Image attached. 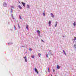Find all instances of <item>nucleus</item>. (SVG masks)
Here are the masks:
<instances>
[{"label": "nucleus", "mask_w": 76, "mask_h": 76, "mask_svg": "<svg viewBox=\"0 0 76 76\" xmlns=\"http://www.w3.org/2000/svg\"><path fill=\"white\" fill-rule=\"evenodd\" d=\"M34 70L36 72H37V73H38V71L37 70V69L36 68H34Z\"/></svg>", "instance_id": "nucleus-1"}, {"label": "nucleus", "mask_w": 76, "mask_h": 76, "mask_svg": "<svg viewBox=\"0 0 76 76\" xmlns=\"http://www.w3.org/2000/svg\"><path fill=\"white\" fill-rule=\"evenodd\" d=\"M3 6L4 7H6V6H7V4H6V3H4Z\"/></svg>", "instance_id": "nucleus-2"}, {"label": "nucleus", "mask_w": 76, "mask_h": 76, "mask_svg": "<svg viewBox=\"0 0 76 76\" xmlns=\"http://www.w3.org/2000/svg\"><path fill=\"white\" fill-rule=\"evenodd\" d=\"M18 7L20 9H22V7H21V6H20V5H19Z\"/></svg>", "instance_id": "nucleus-3"}, {"label": "nucleus", "mask_w": 76, "mask_h": 76, "mask_svg": "<svg viewBox=\"0 0 76 76\" xmlns=\"http://www.w3.org/2000/svg\"><path fill=\"white\" fill-rule=\"evenodd\" d=\"M21 3L23 4V5L24 6V7H25V3H24L23 2H22Z\"/></svg>", "instance_id": "nucleus-4"}, {"label": "nucleus", "mask_w": 76, "mask_h": 76, "mask_svg": "<svg viewBox=\"0 0 76 76\" xmlns=\"http://www.w3.org/2000/svg\"><path fill=\"white\" fill-rule=\"evenodd\" d=\"M51 24V21H49V26H50V25Z\"/></svg>", "instance_id": "nucleus-5"}, {"label": "nucleus", "mask_w": 76, "mask_h": 76, "mask_svg": "<svg viewBox=\"0 0 76 76\" xmlns=\"http://www.w3.org/2000/svg\"><path fill=\"white\" fill-rule=\"evenodd\" d=\"M57 68L58 69H60V67L58 66V65H57Z\"/></svg>", "instance_id": "nucleus-6"}, {"label": "nucleus", "mask_w": 76, "mask_h": 76, "mask_svg": "<svg viewBox=\"0 0 76 76\" xmlns=\"http://www.w3.org/2000/svg\"><path fill=\"white\" fill-rule=\"evenodd\" d=\"M37 33L39 34H40V33H41V32H40V31H39V30H38L37 31Z\"/></svg>", "instance_id": "nucleus-7"}, {"label": "nucleus", "mask_w": 76, "mask_h": 76, "mask_svg": "<svg viewBox=\"0 0 76 76\" xmlns=\"http://www.w3.org/2000/svg\"><path fill=\"white\" fill-rule=\"evenodd\" d=\"M26 28L27 30H28V25L27 24L26 25Z\"/></svg>", "instance_id": "nucleus-8"}, {"label": "nucleus", "mask_w": 76, "mask_h": 76, "mask_svg": "<svg viewBox=\"0 0 76 76\" xmlns=\"http://www.w3.org/2000/svg\"><path fill=\"white\" fill-rule=\"evenodd\" d=\"M51 16L52 17V18L54 17V15H53V14L52 13H51Z\"/></svg>", "instance_id": "nucleus-9"}, {"label": "nucleus", "mask_w": 76, "mask_h": 76, "mask_svg": "<svg viewBox=\"0 0 76 76\" xmlns=\"http://www.w3.org/2000/svg\"><path fill=\"white\" fill-rule=\"evenodd\" d=\"M73 25L74 26H76V23H75V22H74V23H73Z\"/></svg>", "instance_id": "nucleus-10"}, {"label": "nucleus", "mask_w": 76, "mask_h": 76, "mask_svg": "<svg viewBox=\"0 0 76 76\" xmlns=\"http://www.w3.org/2000/svg\"><path fill=\"white\" fill-rule=\"evenodd\" d=\"M63 52H64V54L66 55V52L64 51V50H63Z\"/></svg>", "instance_id": "nucleus-11"}, {"label": "nucleus", "mask_w": 76, "mask_h": 76, "mask_svg": "<svg viewBox=\"0 0 76 76\" xmlns=\"http://www.w3.org/2000/svg\"><path fill=\"white\" fill-rule=\"evenodd\" d=\"M57 22H56V24L55 26L56 27L57 26Z\"/></svg>", "instance_id": "nucleus-12"}, {"label": "nucleus", "mask_w": 76, "mask_h": 76, "mask_svg": "<svg viewBox=\"0 0 76 76\" xmlns=\"http://www.w3.org/2000/svg\"><path fill=\"white\" fill-rule=\"evenodd\" d=\"M38 55L39 56V57H41V54L38 53Z\"/></svg>", "instance_id": "nucleus-13"}, {"label": "nucleus", "mask_w": 76, "mask_h": 76, "mask_svg": "<svg viewBox=\"0 0 76 76\" xmlns=\"http://www.w3.org/2000/svg\"><path fill=\"white\" fill-rule=\"evenodd\" d=\"M27 8H28V9H29V6L28 5H27Z\"/></svg>", "instance_id": "nucleus-14"}, {"label": "nucleus", "mask_w": 76, "mask_h": 76, "mask_svg": "<svg viewBox=\"0 0 76 76\" xmlns=\"http://www.w3.org/2000/svg\"><path fill=\"white\" fill-rule=\"evenodd\" d=\"M25 62H27V58L25 59Z\"/></svg>", "instance_id": "nucleus-15"}, {"label": "nucleus", "mask_w": 76, "mask_h": 76, "mask_svg": "<svg viewBox=\"0 0 76 76\" xmlns=\"http://www.w3.org/2000/svg\"><path fill=\"white\" fill-rule=\"evenodd\" d=\"M48 72H50V69L49 68H48Z\"/></svg>", "instance_id": "nucleus-16"}, {"label": "nucleus", "mask_w": 76, "mask_h": 76, "mask_svg": "<svg viewBox=\"0 0 76 76\" xmlns=\"http://www.w3.org/2000/svg\"><path fill=\"white\" fill-rule=\"evenodd\" d=\"M74 41H75V40H76V37H74Z\"/></svg>", "instance_id": "nucleus-17"}, {"label": "nucleus", "mask_w": 76, "mask_h": 76, "mask_svg": "<svg viewBox=\"0 0 76 76\" xmlns=\"http://www.w3.org/2000/svg\"><path fill=\"white\" fill-rule=\"evenodd\" d=\"M74 47H75V48H76V44H75L74 45Z\"/></svg>", "instance_id": "nucleus-18"}, {"label": "nucleus", "mask_w": 76, "mask_h": 76, "mask_svg": "<svg viewBox=\"0 0 76 76\" xmlns=\"http://www.w3.org/2000/svg\"><path fill=\"white\" fill-rule=\"evenodd\" d=\"M29 50H30V51H32V49H31V48H29Z\"/></svg>", "instance_id": "nucleus-19"}, {"label": "nucleus", "mask_w": 76, "mask_h": 76, "mask_svg": "<svg viewBox=\"0 0 76 76\" xmlns=\"http://www.w3.org/2000/svg\"><path fill=\"white\" fill-rule=\"evenodd\" d=\"M31 57L32 58H34V56H32Z\"/></svg>", "instance_id": "nucleus-20"}, {"label": "nucleus", "mask_w": 76, "mask_h": 76, "mask_svg": "<svg viewBox=\"0 0 76 76\" xmlns=\"http://www.w3.org/2000/svg\"><path fill=\"white\" fill-rule=\"evenodd\" d=\"M23 58H25V59H26V57L25 56V57H24Z\"/></svg>", "instance_id": "nucleus-21"}, {"label": "nucleus", "mask_w": 76, "mask_h": 76, "mask_svg": "<svg viewBox=\"0 0 76 76\" xmlns=\"http://www.w3.org/2000/svg\"><path fill=\"white\" fill-rule=\"evenodd\" d=\"M43 15H44V16H45V13H43Z\"/></svg>", "instance_id": "nucleus-22"}, {"label": "nucleus", "mask_w": 76, "mask_h": 76, "mask_svg": "<svg viewBox=\"0 0 76 76\" xmlns=\"http://www.w3.org/2000/svg\"><path fill=\"white\" fill-rule=\"evenodd\" d=\"M20 19H22V18H21L20 15Z\"/></svg>", "instance_id": "nucleus-23"}, {"label": "nucleus", "mask_w": 76, "mask_h": 76, "mask_svg": "<svg viewBox=\"0 0 76 76\" xmlns=\"http://www.w3.org/2000/svg\"><path fill=\"white\" fill-rule=\"evenodd\" d=\"M42 41V42H44V40H42V39L41 40Z\"/></svg>", "instance_id": "nucleus-24"}, {"label": "nucleus", "mask_w": 76, "mask_h": 76, "mask_svg": "<svg viewBox=\"0 0 76 76\" xmlns=\"http://www.w3.org/2000/svg\"><path fill=\"white\" fill-rule=\"evenodd\" d=\"M48 54H47L46 55L47 57H48Z\"/></svg>", "instance_id": "nucleus-25"}, {"label": "nucleus", "mask_w": 76, "mask_h": 76, "mask_svg": "<svg viewBox=\"0 0 76 76\" xmlns=\"http://www.w3.org/2000/svg\"><path fill=\"white\" fill-rule=\"evenodd\" d=\"M14 26V28L15 29L16 28V27H15V26Z\"/></svg>", "instance_id": "nucleus-26"}, {"label": "nucleus", "mask_w": 76, "mask_h": 76, "mask_svg": "<svg viewBox=\"0 0 76 76\" xmlns=\"http://www.w3.org/2000/svg\"><path fill=\"white\" fill-rule=\"evenodd\" d=\"M11 7V8H13V7H14L12 6V7Z\"/></svg>", "instance_id": "nucleus-27"}, {"label": "nucleus", "mask_w": 76, "mask_h": 76, "mask_svg": "<svg viewBox=\"0 0 76 76\" xmlns=\"http://www.w3.org/2000/svg\"><path fill=\"white\" fill-rule=\"evenodd\" d=\"M53 71L54 72V70L53 69Z\"/></svg>", "instance_id": "nucleus-28"}, {"label": "nucleus", "mask_w": 76, "mask_h": 76, "mask_svg": "<svg viewBox=\"0 0 76 76\" xmlns=\"http://www.w3.org/2000/svg\"><path fill=\"white\" fill-rule=\"evenodd\" d=\"M75 42V41H73V43Z\"/></svg>", "instance_id": "nucleus-29"}, {"label": "nucleus", "mask_w": 76, "mask_h": 76, "mask_svg": "<svg viewBox=\"0 0 76 76\" xmlns=\"http://www.w3.org/2000/svg\"><path fill=\"white\" fill-rule=\"evenodd\" d=\"M51 76H53V75H51Z\"/></svg>", "instance_id": "nucleus-30"}, {"label": "nucleus", "mask_w": 76, "mask_h": 76, "mask_svg": "<svg viewBox=\"0 0 76 76\" xmlns=\"http://www.w3.org/2000/svg\"><path fill=\"white\" fill-rule=\"evenodd\" d=\"M14 19H15V18H13Z\"/></svg>", "instance_id": "nucleus-31"}, {"label": "nucleus", "mask_w": 76, "mask_h": 76, "mask_svg": "<svg viewBox=\"0 0 76 76\" xmlns=\"http://www.w3.org/2000/svg\"><path fill=\"white\" fill-rule=\"evenodd\" d=\"M55 76H56V75H55Z\"/></svg>", "instance_id": "nucleus-32"}]
</instances>
